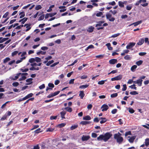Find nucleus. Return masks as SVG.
<instances>
[{"label": "nucleus", "mask_w": 149, "mask_h": 149, "mask_svg": "<svg viewBox=\"0 0 149 149\" xmlns=\"http://www.w3.org/2000/svg\"><path fill=\"white\" fill-rule=\"evenodd\" d=\"M112 134L110 132H107L104 134L100 135L97 137L98 141L103 140L104 141H107L111 136Z\"/></svg>", "instance_id": "f257e3e1"}, {"label": "nucleus", "mask_w": 149, "mask_h": 149, "mask_svg": "<svg viewBox=\"0 0 149 149\" xmlns=\"http://www.w3.org/2000/svg\"><path fill=\"white\" fill-rule=\"evenodd\" d=\"M114 138L119 144L121 143L123 140V138L121 137V134L119 132L114 134Z\"/></svg>", "instance_id": "f03ea898"}, {"label": "nucleus", "mask_w": 149, "mask_h": 149, "mask_svg": "<svg viewBox=\"0 0 149 149\" xmlns=\"http://www.w3.org/2000/svg\"><path fill=\"white\" fill-rule=\"evenodd\" d=\"M20 54V57L19 58V63L25 59L27 57L26 53L25 52H24L22 53H19V55Z\"/></svg>", "instance_id": "7ed1b4c3"}, {"label": "nucleus", "mask_w": 149, "mask_h": 149, "mask_svg": "<svg viewBox=\"0 0 149 149\" xmlns=\"http://www.w3.org/2000/svg\"><path fill=\"white\" fill-rule=\"evenodd\" d=\"M28 75V73H19V81L23 80H25L26 79V76Z\"/></svg>", "instance_id": "20e7f679"}, {"label": "nucleus", "mask_w": 149, "mask_h": 149, "mask_svg": "<svg viewBox=\"0 0 149 149\" xmlns=\"http://www.w3.org/2000/svg\"><path fill=\"white\" fill-rule=\"evenodd\" d=\"M107 19H109L110 22H113L115 19L113 17H112V15L109 13H107L106 14Z\"/></svg>", "instance_id": "39448f33"}, {"label": "nucleus", "mask_w": 149, "mask_h": 149, "mask_svg": "<svg viewBox=\"0 0 149 149\" xmlns=\"http://www.w3.org/2000/svg\"><path fill=\"white\" fill-rule=\"evenodd\" d=\"M60 92L59 91H58L53 93H52L49 94L47 97L48 98H51L58 95Z\"/></svg>", "instance_id": "423d86ee"}, {"label": "nucleus", "mask_w": 149, "mask_h": 149, "mask_svg": "<svg viewBox=\"0 0 149 149\" xmlns=\"http://www.w3.org/2000/svg\"><path fill=\"white\" fill-rule=\"evenodd\" d=\"M143 81V80L141 79H139L136 81H133V82L135 84H138V85L139 86H141L142 85V82Z\"/></svg>", "instance_id": "0eeeda50"}, {"label": "nucleus", "mask_w": 149, "mask_h": 149, "mask_svg": "<svg viewBox=\"0 0 149 149\" xmlns=\"http://www.w3.org/2000/svg\"><path fill=\"white\" fill-rule=\"evenodd\" d=\"M33 93H30L27 95L25 97L23 98L22 99H19V102L22 101L23 100H26L30 97H31L33 96Z\"/></svg>", "instance_id": "6e6552de"}, {"label": "nucleus", "mask_w": 149, "mask_h": 149, "mask_svg": "<svg viewBox=\"0 0 149 149\" xmlns=\"http://www.w3.org/2000/svg\"><path fill=\"white\" fill-rule=\"evenodd\" d=\"M135 44L134 42H130L126 46V48L127 49H130L133 47L135 45Z\"/></svg>", "instance_id": "1a4fd4ad"}, {"label": "nucleus", "mask_w": 149, "mask_h": 149, "mask_svg": "<svg viewBox=\"0 0 149 149\" xmlns=\"http://www.w3.org/2000/svg\"><path fill=\"white\" fill-rule=\"evenodd\" d=\"M127 138H129L128 139L130 143H133L134 140L135 139L136 136H133L131 137L128 136Z\"/></svg>", "instance_id": "9d476101"}, {"label": "nucleus", "mask_w": 149, "mask_h": 149, "mask_svg": "<svg viewBox=\"0 0 149 149\" xmlns=\"http://www.w3.org/2000/svg\"><path fill=\"white\" fill-rule=\"evenodd\" d=\"M102 109V111H107L109 108L108 106L106 104H104L102 105L101 107Z\"/></svg>", "instance_id": "9b49d317"}, {"label": "nucleus", "mask_w": 149, "mask_h": 149, "mask_svg": "<svg viewBox=\"0 0 149 149\" xmlns=\"http://www.w3.org/2000/svg\"><path fill=\"white\" fill-rule=\"evenodd\" d=\"M90 138L89 136L83 135L81 137V139L83 141H87Z\"/></svg>", "instance_id": "f8f14e48"}, {"label": "nucleus", "mask_w": 149, "mask_h": 149, "mask_svg": "<svg viewBox=\"0 0 149 149\" xmlns=\"http://www.w3.org/2000/svg\"><path fill=\"white\" fill-rule=\"evenodd\" d=\"M104 20H101L97 22V24L95 25V27H97L98 26H101L102 24L104 23Z\"/></svg>", "instance_id": "ddd939ff"}, {"label": "nucleus", "mask_w": 149, "mask_h": 149, "mask_svg": "<svg viewBox=\"0 0 149 149\" xmlns=\"http://www.w3.org/2000/svg\"><path fill=\"white\" fill-rule=\"evenodd\" d=\"M117 59H113L110 60L109 61V63L110 64H114L115 63H117Z\"/></svg>", "instance_id": "4468645a"}, {"label": "nucleus", "mask_w": 149, "mask_h": 149, "mask_svg": "<svg viewBox=\"0 0 149 149\" xmlns=\"http://www.w3.org/2000/svg\"><path fill=\"white\" fill-rule=\"evenodd\" d=\"M19 77V73H17V76H12L10 77V79L11 80H15L17 79Z\"/></svg>", "instance_id": "2eb2a0df"}, {"label": "nucleus", "mask_w": 149, "mask_h": 149, "mask_svg": "<svg viewBox=\"0 0 149 149\" xmlns=\"http://www.w3.org/2000/svg\"><path fill=\"white\" fill-rule=\"evenodd\" d=\"M142 22V21L141 20L140 21H137L136 22L134 23L131 24L130 25H133L134 26H137L138 25L141 23Z\"/></svg>", "instance_id": "dca6fc26"}, {"label": "nucleus", "mask_w": 149, "mask_h": 149, "mask_svg": "<svg viewBox=\"0 0 149 149\" xmlns=\"http://www.w3.org/2000/svg\"><path fill=\"white\" fill-rule=\"evenodd\" d=\"M144 42V39L143 38H141L140 40H139V42L137 43V44L139 45H142Z\"/></svg>", "instance_id": "f3484780"}, {"label": "nucleus", "mask_w": 149, "mask_h": 149, "mask_svg": "<svg viewBox=\"0 0 149 149\" xmlns=\"http://www.w3.org/2000/svg\"><path fill=\"white\" fill-rule=\"evenodd\" d=\"M94 29V28L92 26H90L88 28L87 31L91 33L93 31Z\"/></svg>", "instance_id": "a211bd4d"}, {"label": "nucleus", "mask_w": 149, "mask_h": 149, "mask_svg": "<svg viewBox=\"0 0 149 149\" xmlns=\"http://www.w3.org/2000/svg\"><path fill=\"white\" fill-rule=\"evenodd\" d=\"M124 58L126 60H130L132 58V56L131 55H127L124 56Z\"/></svg>", "instance_id": "6ab92c4d"}, {"label": "nucleus", "mask_w": 149, "mask_h": 149, "mask_svg": "<svg viewBox=\"0 0 149 149\" xmlns=\"http://www.w3.org/2000/svg\"><path fill=\"white\" fill-rule=\"evenodd\" d=\"M79 95L81 99H83L85 95L84 91H80Z\"/></svg>", "instance_id": "aec40b11"}, {"label": "nucleus", "mask_w": 149, "mask_h": 149, "mask_svg": "<svg viewBox=\"0 0 149 149\" xmlns=\"http://www.w3.org/2000/svg\"><path fill=\"white\" fill-rule=\"evenodd\" d=\"M66 111H62L61 112L60 114L61 115V117L62 119L65 118V115L66 114Z\"/></svg>", "instance_id": "412c9836"}, {"label": "nucleus", "mask_w": 149, "mask_h": 149, "mask_svg": "<svg viewBox=\"0 0 149 149\" xmlns=\"http://www.w3.org/2000/svg\"><path fill=\"white\" fill-rule=\"evenodd\" d=\"M33 80V79L31 78H29L26 80V82H28V83L26 84V85H29L31 84L32 83V81Z\"/></svg>", "instance_id": "4be33fe9"}, {"label": "nucleus", "mask_w": 149, "mask_h": 149, "mask_svg": "<svg viewBox=\"0 0 149 149\" xmlns=\"http://www.w3.org/2000/svg\"><path fill=\"white\" fill-rule=\"evenodd\" d=\"M24 26H26V28H27L26 30V31H29L31 28V24H25L24 25Z\"/></svg>", "instance_id": "5701e85b"}, {"label": "nucleus", "mask_w": 149, "mask_h": 149, "mask_svg": "<svg viewBox=\"0 0 149 149\" xmlns=\"http://www.w3.org/2000/svg\"><path fill=\"white\" fill-rule=\"evenodd\" d=\"M27 18L25 17L19 20V22H21V23L24 24L27 21Z\"/></svg>", "instance_id": "b1692460"}, {"label": "nucleus", "mask_w": 149, "mask_h": 149, "mask_svg": "<svg viewBox=\"0 0 149 149\" xmlns=\"http://www.w3.org/2000/svg\"><path fill=\"white\" fill-rule=\"evenodd\" d=\"M39 68L38 67H35L34 66H32L30 68L29 70H30L34 71L35 70H38Z\"/></svg>", "instance_id": "393cba45"}, {"label": "nucleus", "mask_w": 149, "mask_h": 149, "mask_svg": "<svg viewBox=\"0 0 149 149\" xmlns=\"http://www.w3.org/2000/svg\"><path fill=\"white\" fill-rule=\"evenodd\" d=\"M83 119L86 120H89L91 119V118L89 116L87 115L84 117L83 118Z\"/></svg>", "instance_id": "a878e982"}, {"label": "nucleus", "mask_w": 149, "mask_h": 149, "mask_svg": "<svg viewBox=\"0 0 149 149\" xmlns=\"http://www.w3.org/2000/svg\"><path fill=\"white\" fill-rule=\"evenodd\" d=\"M129 51L127 49L123 51V52L121 53V56H124L125 54H127L129 52Z\"/></svg>", "instance_id": "bb28decb"}, {"label": "nucleus", "mask_w": 149, "mask_h": 149, "mask_svg": "<svg viewBox=\"0 0 149 149\" xmlns=\"http://www.w3.org/2000/svg\"><path fill=\"white\" fill-rule=\"evenodd\" d=\"M89 85L87 84L85 85H81L79 86V88L81 89L85 88L88 87Z\"/></svg>", "instance_id": "cd10ccee"}, {"label": "nucleus", "mask_w": 149, "mask_h": 149, "mask_svg": "<svg viewBox=\"0 0 149 149\" xmlns=\"http://www.w3.org/2000/svg\"><path fill=\"white\" fill-rule=\"evenodd\" d=\"M106 45L108 49L109 50H112L113 48L111 47V44L110 43H108Z\"/></svg>", "instance_id": "c85d7f7f"}, {"label": "nucleus", "mask_w": 149, "mask_h": 149, "mask_svg": "<svg viewBox=\"0 0 149 149\" xmlns=\"http://www.w3.org/2000/svg\"><path fill=\"white\" fill-rule=\"evenodd\" d=\"M145 143L146 146L149 145V138H147L145 139Z\"/></svg>", "instance_id": "c756f323"}, {"label": "nucleus", "mask_w": 149, "mask_h": 149, "mask_svg": "<svg viewBox=\"0 0 149 149\" xmlns=\"http://www.w3.org/2000/svg\"><path fill=\"white\" fill-rule=\"evenodd\" d=\"M19 15H20V18H22L25 16V13L24 11L20 12L19 13Z\"/></svg>", "instance_id": "7c9ffc66"}, {"label": "nucleus", "mask_w": 149, "mask_h": 149, "mask_svg": "<svg viewBox=\"0 0 149 149\" xmlns=\"http://www.w3.org/2000/svg\"><path fill=\"white\" fill-rule=\"evenodd\" d=\"M64 109L66 110L67 111L71 112L72 111V109L71 108L69 107H66L64 108Z\"/></svg>", "instance_id": "2f4dec72"}, {"label": "nucleus", "mask_w": 149, "mask_h": 149, "mask_svg": "<svg viewBox=\"0 0 149 149\" xmlns=\"http://www.w3.org/2000/svg\"><path fill=\"white\" fill-rule=\"evenodd\" d=\"M19 24L18 23H16L14 25L13 24H12L8 28V29H10L11 28H12V27H14L17 26Z\"/></svg>", "instance_id": "473e14b6"}, {"label": "nucleus", "mask_w": 149, "mask_h": 149, "mask_svg": "<svg viewBox=\"0 0 149 149\" xmlns=\"http://www.w3.org/2000/svg\"><path fill=\"white\" fill-rule=\"evenodd\" d=\"M137 67V66L136 65H134L132 66L131 68V70L132 72L134 71V70Z\"/></svg>", "instance_id": "72a5a7b5"}, {"label": "nucleus", "mask_w": 149, "mask_h": 149, "mask_svg": "<svg viewBox=\"0 0 149 149\" xmlns=\"http://www.w3.org/2000/svg\"><path fill=\"white\" fill-rule=\"evenodd\" d=\"M107 80H102L101 81H99L98 82V84L99 85H103L105 81H107Z\"/></svg>", "instance_id": "f704fd0d"}, {"label": "nucleus", "mask_w": 149, "mask_h": 149, "mask_svg": "<svg viewBox=\"0 0 149 149\" xmlns=\"http://www.w3.org/2000/svg\"><path fill=\"white\" fill-rule=\"evenodd\" d=\"M35 61H36L37 62H39L41 61V59L40 58L38 57H36L34 58Z\"/></svg>", "instance_id": "c9c22d12"}, {"label": "nucleus", "mask_w": 149, "mask_h": 149, "mask_svg": "<svg viewBox=\"0 0 149 149\" xmlns=\"http://www.w3.org/2000/svg\"><path fill=\"white\" fill-rule=\"evenodd\" d=\"M46 53V52H44L42 51H40L37 52V54L38 55L40 54H45Z\"/></svg>", "instance_id": "e433bc0d"}, {"label": "nucleus", "mask_w": 149, "mask_h": 149, "mask_svg": "<svg viewBox=\"0 0 149 149\" xmlns=\"http://www.w3.org/2000/svg\"><path fill=\"white\" fill-rule=\"evenodd\" d=\"M118 5L119 6L121 7H123L124 6V3L120 1H118Z\"/></svg>", "instance_id": "4c0bfd02"}, {"label": "nucleus", "mask_w": 149, "mask_h": 149, "mask_svg": "<svg viewBox=\"0 0 149 149\" xmlns=\"http://www.w3.org/2000/svg\"><path fill=\"white\" fill-rule=\"evenodd\" d=\"M116 80H121L122 78V76L121 75H119L116 77Z\"/></svg>", "instance_id": "58836bf2"}, {"label": "nucleus", "mask_w": 149, "mask_h": 149, "mask_svg": "<svg viewBox=\"0 0 149 149\" xmlns=\"http://www.w3.org/2000/svg\"><path fill=\"white\" fill-rule=\"evenodd\" d=\"M90 123L89 121H82L81 122V123L83 125H85L88 124Z\"/></svg>", "instance_id": "ea45409f"}, {"label": "nucleus", "mask_w": 149, "mask_h": 149, "mask_svg": "<svg viewBox=\"0 0 149 149\" xmlns=\"http://www.w3.org/2000/svg\"><path fill=\"white\" fill-rule=\"evenodd\" d=\"M20 70L22 72H26L29 70L28 68H21Z\"/></svg>", "instance_id": "a19ab883"}, {"label": "nucleus", "mask_w": 149, "mask_h": 149, "mask_svg": "<svg viewBox=\"0 0 149 149\" xmlns=\"http://www.w3.org/2000/svg\"><path fill=\"white\" fill-rule=\"evenodd\" d=\"M42 8V7H41V6L40 5H39L36 6L35 7V9L36 10H38L41 9Z\"/></svg>", "instance_id": "79ce46f5"}, {"label": "nucleus", "mask_w": 149, "mask_h": 149, "mask_svg": "<svg viewBox=\"0 0 149 149\" xmlns=\"http://www.w3.org/2000/svg\"><path fill=\"white\" fill-rule=\"evenodd\" d=\"M129 112L131 113H133L134 112V110L132 108H129Z\"/></svg>", "instance_id": "37998d69"}, {"label": "nucleus", "mask_w": 149, "mask_h": 149, "mask_svg": "<svg viewBox=\"0 0 149 149\" xmlns=\"http://www.w3.org/2000/svg\"><path fill=\"white\" fill-rule=\"evenodd\" d=\"M132 7L131 5L127 6L126 7V9L128 10H131Z\"/></svg>", "instance_id": "c03bdc74"}, {"label": "nucleus", "mask_w": 149, "mask_h": 149, "mask_svg": "<svg viewBox=\"0 0 149 149\" xmlns=\"http://www.w3.org/2000/svg\"><path fill=\"white\" fill-rule=\"evenodd\" d=\"M143 61L141 60L139 61L136 62V64L138 66L141 65L143 63Z\"/></svg>", "instance_id": "a18cd8bd"}, {"label": "nucleus", "mask_w": 149, "mask_h": 149, "mask_svg": "<svg viewBox=\"0 0 149 149\" xmlns=\"http://www.w3.org/2000/svg\"><path fill=\"white\" fill-rule=\"evenodd\" d=\"M54 61L53 60H52L51 61H49L46 64V65L47 66L49 65L50 64L53 63Z\"/></svg>", "instance_id": "49530a36"}, {"label": "nucleus", "mask_w": 149, "mask_h": 149, "mask_svg": "<svg viewBox=\"0 0 149 149\" xmlns=\"http://www.w3.org/2000/svg\"><path fill=\"white\" fill-rule=\"evenodd\" d=\"M120 34V33H116V34H115L112 35L110 38H116V37L118 36Z\"/></svg>", "instance_id": "de8ad7c7"}, {"label": "nucleus", "mask_w": 149, "mask_h": 149, "mask_svg": "<svg viewBox=\"0 0 149 149\" xmlns=\"http://www.w3.org/2000/svg\"><path fill=\"white\" fill-rule=\"evenodd\" d=\"M10 60V58H9L6 57L3 60V63H5L9 61Z\"/></svg>", "instance_id": "09e8293b"}, {"label": "nucleus", "mask_w": 149, "mask_h": 149, "mask_svg": "<svg viewBox=\"0 0 149 149\" xmlns=\"http://www.w3.org/2000/svg\"><path fill=\"white\" fill-rule=\"evenodd\" d=\"M7 118V115L5 114L4 115L3 117L0 119V120L3 121L6 119Z\"/></svg>", "instance_id": "8fccbe9b"}, {"label": "nucleus", "mask_w": 149, "mask_h": 149, "mask_svg": "<svg viewBox=\"0 0 149 149\" xmlns=\"http://www.w3.org/2000/svg\"><path fill=\"white\" fill-rule=\"evenodd\" d=\"M129 87L131 89H133L135 90L137 89V88L135 86V84H133L129 86Z\"/></svg>", "instance_id": "3c124183"}, {"label": "nucleus", "mask_w": 149, "mask_h": 149, "mask_svg": "<svg viewBox=\"0 0 149 149\" xmlns=\"http://www.w3.org/2000/svg\"><path fill=\"white\" fill-rule=\"evenodd\" d=\"M118 96V93H113L111 95V97L112 98Z\"/></svg>", "instance_id": "603ef678"}, {"label": "nucleus", "mask_w": 149, "mask_h": 149, "mask_svg": "<svg viewBox=\"0 0 149 149\" xmlns=\"http://www.w3.org/2000/svg\"><path fill=\"white\" fill-rule=\"evenodd\" d=\"M130 93L132 95H134L138 94V93H137L136 91H134L130 92Z\"/></svg>", "instance_id": "864d4df0"}, {"label": "nucleus", "mask_w": 149, "mask_h": 149, "mask_svg": "<svg viewBox=\"0 0 149 149\" xmlns=\"http://www.w3.org/2000/svg\"><path fill=\"white\" fill-rule=\"evenodd\" d=\"M12 85L13 86L15 87L19 85V83L17 82H14L12 84Z\"/></svg>", "instance_id": "5fc2aeb1"}, {"label": "nucleus", "mask_w": 149, "mask_h": 149, "mask_svg": "<svg viewBox=\"0 0 149 149\" xmlns=\"http://www.w3.org/2000/svg\"><path fill=\"white\" fill-rule=\"evenodd\" d=\"M77 127H78V126L77 125H74L70 127V129L71 130H73L75 129L76 128H77Z\"/></svg>", "instance_id": "6e6d98bb"}, {"label": "nucleus", "mask_w": 149, "mask_h": 149, "mask_svg": "<svg viewBox=\"0 0 149 149\" xmlns=\"http://www.w3.org/2000/svg\"><path fill=\"white\" fill-rule=\"evenodd\" d=\"M18 52L17 51H15L13 52L12 53V56H13L15 55H16L18 53Z\"/></svg>", "instance_id": "4d7b16f0"}, {"label": "nucleus", "mask_w": 149, "mask_h": 149, "mask_svg": "<svg viewBox=\"0 0 149 149\" xmlns=\"http://www.w3.org/2000/svg\"><path fill=\"white\" fill-rule=\"evenodd\" d=\"M102 15V12H99L97 13L96 14V16L97 17H100Z\"/></svg>", "instance_id": "13d9d810"}, {"label": "nucleus", "mask_w": 149, "mask_h": 149, "mask_svg": "<svg viewBox=\"0 0 149 149\" xmlns=\"http://www.w3.org/2000/svg\"><path fill=\"white\" fill-rule=\"evenodd\" d=\"M107 121V120L105 118H104L101 121H100V123L101 124H102L104 123Z\"/></svg>", "instance_id": "bf43d9fd"}, {"label": "nucleus", "mask_w": 149, "mask_h": 149, "mask_svg": "<svg viewBox=\"0 0 149 149\" xmlns=\"http://www.w3.org/2000/svg\"><path fill=\"white\" fill-rule=\"evenodd\" d=\"M54 130V129L52 128H48L47 129L46 131L47 132H52V131H53Z\"/></svg>", "instance_id": "052dcab7"}, {"label": "nucleus", "mask_w": 149, "mask_h": 149, "mask_svg": "<svg viewBox=\"0 0 149 149\" xmlns=\"http://www.w3.org/2000/svg\"><path fill=\"white\" fill-rule=\"evenodd\" d=\"M29 62L30 63H33L35 62V59L34 58H30L29 61Z\"/></svg>", "instance_id": "680f3d73"}, {"label": "nucleus", "mask_w": 149, "mask_h": 149, "mask_svg": "<svg viewBox=\"0 0 149 149\" xmlns=\"http://www.w3.org/2000/svg\"><path fill=\"white\" fill-rule=\"evenodd\" d=\"M88 77L86 75H84L81 76L80 78L81 79H85L87 78Z\"/></svg>", "instance_id": "e2e57ef3"}, {"label": "nucleus", "mask_w": 149, "mask_h": 149, "mask_svg": "<svg viewBox=\"0 0 149 149\" xmlns=\"http://www.w3.org/2000/svg\"><path fill=\"white\" fill-rule=\"evenodd\" d=\"M123 88L122 89V90L123 91H125L127 89V87L126 84H124L123 85Z\"/></svg>", "instance_id": "0e129e2a"}, {"label": "nucleus", "mask_w": 149, "mask_h": 149, "mask_svg": "<svg viewBox=\"0 0 149 149\" xmlns=\"http://www.w3.org/2000/svg\"><path fill=\"white\" fill-rule=\"evenodd\" d=\"M57 118V116H52L50 117V119L51 120H55Z\"/></svg>", "instance_id": "69168bd1"}, {"label": "nucleus", "mask_w": 149, "mask_h": 149, "mask_svg": "<svg viewBox=\"0 0 149 149\" xmlns=\"http://www.w3.org/2000/svg\"><path fill=\"white\" fill-rule=\"evenodd\" d=\"M91 136L93 138H95L97 137V134L95 133H92Z\"/></svg>", "instance_id": "338daca9"}, {"label": "nucleus", "mask_w": 149, "mask_h": 149, "mask_svg": "<svg viewBox=\"0 0 149 149\" xmlns=\"http://www.w3.org/2000/svg\"><path fill=\"white\" fill-rule=\"evenodd\" d=\"M45 85L44 84H42V85L40 86L39 87V88L40 89H42L45 88Z\"/></svg>", "instance_id": "774afa93"}]
</instances>
